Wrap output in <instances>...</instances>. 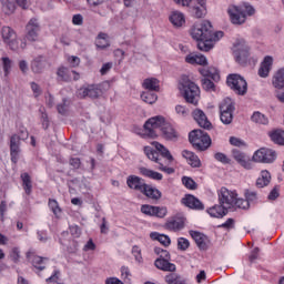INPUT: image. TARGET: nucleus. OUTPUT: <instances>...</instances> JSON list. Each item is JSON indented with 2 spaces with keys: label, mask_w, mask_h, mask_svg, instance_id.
<instances>
[{
  "label": "nucleus",
  "mask_w": 284,
  "mask_h": 284,
  "mask_svg": "<svg viewBox=\"0 0 284 284\" xmlns=\"http://www.w3.org/2000/svg\"><path fill=\"white\" fill-rule=\"evenodd\" d=\"M190 34L196 41L197 50L201 52H210L214 48V43L223 39V31H215L212 22L203 20L191 28Z\"/></svg>",
  "instance_id": "nucleus-1"
},
{
  "label": "nucleus",
  "mask_w": 284,
  "mask_h": 284,
  "mask_svg": "<svg viewBox=\"0 0 284 284\" xmlns=\"http://www.w3.org/2000/svg\"><path fill=\"white\" fill-rule=\"evenodd\" d=\"M220 204H216L207 210V213L213 219H223L227 215V210L234 207V202L236 201V193L222 187L219 192Z\"/></svg>",
  "instance_id": "nucleus-2"
},
{
  "label": "nucleus",
  "mask_w": 284,
  "mask_h": 284,
  "mask_svg": "<svg viewBox=\"0 0 284 284\" xmlns=\"http://www.w3.org/2000/svg\"><path fill=\"white\" fill-rule=\"evenodd\" d=\"M189 142L194 150L205 152V150H209L210 145H212V138H210L207 132L201 129H195L189 133Z\"/></svg>",
  "instance_id": "nucleus-3"
},
{
  "label": "nucleus",
  "mask_w": 284,
  "mask_h": 284,
  "mask_svg": "<svg viewBox=\"0 0 284 284\" xmlns=\"http://www.w3.org/2000/svg\"><path fill=\"white\" fill-rule=\"evenodd\" d=\"M180 83L182 85L183 97L186 103H191L192 105H197L199 100H196V97H199V94L201 93L199 85L192 82V80H190V77L187 75H182Z\"/></svg>",
  "instance_id": "nucleus-4"
},
{
  "label": "nucleus",
  "mask_w": 284,
  "mask_h": 284,
  "mask_svg": "<svg viewBox=\"0 0 284 284\" xmlns=\"http://www.w3.org/2000/svg\"><path fill=\"white\" fill-rule=\"evenodd\" d=\"M168 122L165 121V118L163 115H155L153 118H150L143 125L144 128V133L142 136L144 139H156L159 136L156 134L155 130H163L165 128V124Z\"/></svg>",
  "instance_id": "nucleus-5"
},
{
  "label": "nucleus",
  "mask_w": 284,
  "mask_h": 284,
  "mask_svg": "<svg viewBox=\"0 0 284 284\" xmlns=\"http://www.w3.org/2000/svg\"><path fill=\"white\" fill-rule=\"evenodd\" d=\"M226 84L239 97H245L247 94V81L239 73L229 74Z\"/></svg>",
  "instance_id": "nucleus-6"
},
{
  "label": "nucleus",
  "mask_w": 284,
  "mask_h": 284,
  "mask_svg": "<svg viewBox=\"0 0 284 284\" xmlns=\"http://www.w3.org/2000/svg\"><path fill=\"white\" fill-rule=\"evenodd\" d=\"M233 54L236 63L240 65H247L250 61V47L245 40H236L233 45Z\"/></svg>",
  "instance_id": "nucleus-7"
},
{
  "label": "nucleus",
  "mask_w": 284,
  "mask_h": 284,
  "mask_svg": "<svg viewBox=\"0 0 284 284\" xmlns=\"http://www.w3.org/2000/svg\"><path fill=\"white\" fill-rule=\"evenodd\" d=\"M219 109H220L221 122L224 125H230L232 121H234V110H236V108L234 106V103L232 102V99L230 98L224 99L220 103Z\"/></svg>",
  "instance_id": "nucleus-8"
},
{
  "label": "nucleus",
  "mask_w": 284,
  "mask_h": 284,
  "mask_svg": "<svg viewBox=\"0 0 284 284\" xmlns=\"http://www.w3.org/2000/svg\"><path fill=\"white\" fill-rule=\"evenodd\" d=\"M227 14L233 26H243L247 21L245 9L242 6L231 4L227 8Z\"/></svg>",
  "instance_id": "nucleus-9"
},
{
  "label": "nucleus",
  "mask_w": 284,
  "mask_h": 284,
  "mask_svg": "<svg viewBox=\"0 0 284 284\" xmlns=\"http://www.w3.org/2000/svg\"><path fill=\"white\" fill-rule=\"evenodd\" d=\"M78 99H99L103 91L99 89L97 84H89L87 87H82L77 92Z\"/></svg>",
  "instance_id": "nucleus-10"
},
{
  "label": "nucleus",
  "mask_w": 284,
  "mask_h": 284,
  "mask_svg": "<svg viewBox=\"0 0 284 284\" xmlns=\"http://www.w3.org/2000/svg\"><path fill=\"white\" fill-rule=\"evenodd\" d=\"M9 148L11 162L17 165V163H19V154H21V139L17 133L11 135Z\"/></svg>",
  "instance_id": "nucleus-11"
},
{
  "label": "nucleus",
  "mask_w": 284,
  "mask_h": 284,
  "mask_svg": "<svg viewBox=\"0 0 284 284\" xmlns=\"http://www.w3.org/2000/svg\"><path fill=\"white\" fill-rule=\"evenodd\" d=\"M26 30H27V34H26L27 41H31V42L39 41V32H41V26H39V22L37 19L32 18L28 22Z\"/></svg>",
  "instance_id": "nucleus-12"
},
{
  "label": "nucleus",
  "mask_w": 284,
  "mask_h": 284,
  "mask_svg": "<svg viewBox=\"0 0 284 284\" xmlns=\"http://www.w3.org/2000/svg\"><path fill=\"white\" fill-rule=\"evenodd\" d=\"M181 204L185 205L190 210L203 211L205 210V205L199 197L194 196L193 194H186L182 200Z\"/></svg>",
  "instance_id": "nucleus-13"
},
{
  "label": "nucleus",
  "mask_w": 284,
  "mask_h": 284,
  "mask_svg": "<svg viewBox=\"0 0 284 284\" xmlns=\"http://www.w3.org/2000/svg\"><path fill=\"white\" fill-rule=\"evenodd\" d=\"M190 236L196 243L199 250L202 252L207 251V243H210V237L199 231H189Z\"/></svg>",
  "instance_id": "nucleus-14"
},
{
  "label": "nucleus",
  "mask_w": 284,
  "mask_h": 284,
  "mask_svg": "<svg viewBox=\"0 0 284 284\" xmlns=\"http://www.w3.org/2000/svg\"><path fill=\"white\" fill-rule=\"evenodd\" d=\"M126 185L130 190H134L135 192H141V194H143V190H145L148 184L145 183V180L138 175H129L126 178Z\"/></svg>",
  "instance_id": "nucleus-15"
},
{
  "label": "nucleus",
  "mask_w": 284,
  "mask_h": 284,
  "mask_svg": "<svg viewBox=\"0 0 284 284\" xmlns=\"http://www.w3.org/2000/svg\"><path fill=\"white\" fill-rule=\"evenodd\" d=\"M232 154L233 159L239 163V165L244 168V170H252V159H250L247 154L237 149H233Z\"/></svg>",
  "instance_id": "nucleus-16"
},
{
  "label": "nucleus",
  "mask_w": 284,
  "mask_h": 284,
  "mask_svg": "<svg viewBox=\"0 0 284 284\" xmlns=\"http://www.w3.org/2000/svg\"><path fill=\"white\" fill-rule=\"evenodd\" d=\"M192 116L194 121H196V123L200 125V128H203L204 130H211L212 122L207 120V115H205V112H203V110H194Z\"/></svg>",
  "instance_id": "nucleus-17"
},
{
  "label": "nucleus",
  "mask_w": 284,
  "mask_h": 284,
  "mask_svg": "<svg viewBox=\"0 0 284 284\" xmlns=\"http://www.w3.org/2000/svg\"><path fill=\"white\" fill-rule=\"evenodd\" d=\"M161 132L165 141H173V143H176V141H179V138L181 136L179 134V131H176V129H174V126H172V124H170L169 122H166L164 126H162Z\"/></svg>",
  "instance_id": "nucleus-18"
},
{
  "label": "nucleus",
  "mask_w": 284,
  "mask_h": 284,
  "mask_svg": "<svg viewBox=\"0 0 284 284\" xmlns=\"http://www.w3.org/2000/svg\"><path fill=\"white\" fill-rule=\"evenodd\" d=\"M72 74H74L73 81H79V79H81L77 71L70 70L67 67H60L57 71V75L59 77L60 81H72Z\"/></svg>",
  "instance_id": "nucleus-19"
},
{
  "label": "nucleus",
  "mask_w": 284,
  "mask_h": 284,
  "mask_svg": "<svg viewBox=\"0 0 284 284\" xmlns=\"http://www.w3.org/2000/svg\"><path fill=\"white\" fill-rule=\"evenodd\" d=\"M48 68V59L44 55H37L31 61V70L34 74L43 73V70Z\"/></svg>",
  "instance_id": "nucleus-20"
},
{
  "label": "nucleus",
  "mask_w": 284,
  "mask_h": 284,
  "mask_svg": "<svg viewBox=\"0 0 284 284\" xmlns=\"http://www.w3.org/2000/svg\"><path fill=\"white\" fill-rule=\"evenodd\" d=\"M27 258L31 263V265L34 267V270H38V272H43V270H45L44 261H48L47 257H41L39 255H34V254L28 252Z\"/></svg>",
  "instance_id": "nucleus-21"
},
{
  "label": "nucleus",
  "mask_w": 284,
  "mask_h": 284,
  "mask_svg": "<svg viewBox=\"0 0 284 284\" xmlns=\"http://www.w3.org/2000/svg\"><path fill=\"white\" fill-rule=\"evenodd\" d=\"M273 63L274 58H272V55H266L258 69V77H261L262 79H267V77H270V70H272Z\"/></svg>",
  "instance_id": "nucleus-22"
},
{
  "label": "nucleus",
  "mask_w": 284,
  "mask_h": 284,
  "mask_svg": "<svg viewBox=\"0 0 284 284\" xmlns=\"http://www.w3.org/2000/svg\"><path fill=\"white\" fill-rule=\"evenodd\" d=\"M170 261L171 260H163L161 257H158L154 261V266L162 272H176V265Z\"/></svg>",
  "instance_id": "nucleus-23"
},
{
  "label": "nucleus",
  "mask_w": 284,
  "mask_h": 284,
  "mask_svg": "<svg viewBox=\"0 0 284 284\" xmlns=\"http://www.w3.org/2000/svg\"><path fill=\"white\" fill-rule=\"evenodd\" d=\"M189 10L194 19H205L207 16V4H193Z\"/></svg>",
  "instance_id": "nucleus-24"
},
{
  "label": "nucleus",
  "mask_w": 284,
  "mask_h": 284,
  "mask_svg": "<svg viewBox=\"0 0 284 284\" xmlns=\"http://www.w3.org/2000/svg\"><path fill=\"white\" fill-rule=\"evenodd\" d=\"M166 230L176 232V230H183L185 227V217L175 216L171 220H168L165 223Z\"/></svg>",
  "instance_id": "nucleus-25"
},
{
  "label": "nucleus",
  "mask_w": 284,
  "mask_h": 284,
  "mask_svg": "<svg viewBox=\"0 0 284 284\" xmlns=\"http://www.w3.org/2000/svg\"><path fill=\"white\" fill-rule=\"evenodd\" d=\"M142 194H144V196L151 199L152 201H160L161 196H163V193H161L159 189L153 187L152 185L149 184L144 186Z\"/></svg>",
  "instance_id": "nucleus-26"
},
{
  "label": "nucleus",
  "mask_w": 284,
  "mask_h": 284,
  "mask_svg": "<svg viewBox=\"0 0 284 284\" xmlns=\"http://www.w3.org/2000/svg\"><path fill=\"white\" fill-rule=\"evenodd\" d=\"M182 156L184 159H186V161H187L189 165H191V168H201V159H199V155H195L194 152L183 150Z\"/></svg>",
  "instance_id": "nucleus-27"
},
{
  "label": "nucleus",
  "mask_w": 284,
  "mask_h": 284,
  "mask_svg": "<svg viewBox=\"0 0 284 284\" xmlns=\"http://www.w3.org/2000/svg\"><path fill=\"white\" fill-rule=\"evenodd\" d=\"M160 81L156 78H146L142 83V88L149 92H159L161 90Z\"/></svg>",
  "instance_id": "nucleus-28"
},
{
  "label": "nucleus",
  "mask_w": 284,
  "mask_h": 284,
  "mask_svg": "<svg viewBox=\"0 0 284 284\" xmlns=\"http://www.w3.org/2000/svg\"><path fill=\"white\" fill-rule=\"evenodd\" d=\"M271 181H272V174L270 173V171L264 170L261 172V175L257 178L255 182V186L258 189L267 187Z\"/></svg>",
  "instance_id": "nucleus-29"
},
{
  "label": "nucleus",
  "mask_w": 284,
  "mask_h": 284,
  "mask_svg": "<svg viewBox=\"0 0 284 284\" xmlns=\"http://www.w3.org/2000/svg\"><path fill=\"white\" fill-rule=\"evenodd\" d=\"M200 74H202L204 79H212V81H215V83L221 81V75L219 74V70H216V68L200 69Z\"/></svg>",
  "instance_id": "nucleus-30"
},
{
  "label": "nucleus",
  "mask_w": 284,
  "mask_h": 284,
  "mask_svg": "<svg viewBox=\"0 0 284 284\" xmlns=\"http://www.w3.org/2000/svg\"><path fill=\"white\" fill-rule=\"evenodd\" d=\"M139 172L142 176H145L146 179H152L153 181H163V174L156 171L150 170L148 168L141 166L139 169Z\"/></svg>",
  "instance_id": "nucleus-31"
},
{
  "label": "nucleus",
  "mask_w": 284,
  "mask_h": 284,
  "mask_svg": "<svg viewBox=\"0 0 284 284\" xmlns=\"http://www.w3.org/2000/svg\"><path fill=\"white\" fill-rule=\"evenodd\" d=\"M169 19L172 26H174L175 28H183L185 23V16L179 11H173Z\"/></svg>",
  "instance_id": "nucleus-32"
},
{
  "label": "nucleus",
  "mask_w": 284,
  "mask_h": 284,
  "mask_svg": "<svg viewBox=\"0 0 284 284\" xmlns=\"http://www.w3.org/2000/svg\"><path fill=\"white\" fill-rule=\"evenodd\" d=\"M268 136L275 145H284V131L281 129H275L268 132Z\"/></svg>",
  "instance_id": "nucleus-33"
},
{
  "label": "nucleus",
  "mask_w": 284,
  "mask_h": 284,
  "mask_svg": "<svg viewBox=\"0 0 284 284\" xmlns=\"http://www.w3.org/2000/svg\"><path fill=\"white\" fill-rule=\"evenodd\" d=\"M150 239H152V241H159V243H161V245H164V247H170V245L172 244V240H170V236L165 234H160L159 232H152L150 234Z\"/></svg>",
  "instance_id": "nucleus-34"
},
{
  "label": "nucleus",
  "mask_w": 284,
  "mask_h": 284,
  "mask_svg": "<svg viewBox=\"0 0 284 284\" xmlns=\"http://www.w3.org/2000/svg\"><path fill=\"white\" fill-rule=\"evenodd\" d=\"M273 87L276 90H284V68L276 71L273 77Z\"/></svg>",
  "instance_id": "nucleus-35"
},
{
  "label": "nucleus",
  "mask_w": 284,
  "mask_h": 284,
  "mask_svg": "<svg viewBox=\"0 0 284 284\" xmlns=\"http://www.w3.org/2000/svg\"><path fill=\"white\" fill-rule=\"evenodd\" d=\"M20 179L22 181V187H23L26 194H28V196H30L32 194V178H30L29 173H22L20 175Z\"/></svg>",
  "instance_id": "nucleus-36"
},
{
  "label": "nucleus",
  "mask_w": 284,
  "mask_h": 284,
  "mask_svg": "<svg viewBox=\"0 0 284 284\" xmlns=\"http://www.w3.org/2000/svg\"><path fill=\"white\" fill-rule=\"evenodd\" d=\"M165 283L168 284H187V282L185 281V278L183 276H181L178 273H170L164 277Z\"/></svg>",
  "instance_id": "nucleus-37"
},
{
  "label": "nucleus",
  "mask_w": 284,
  "mask_h": 284,
  "mask_svg": "<svg viewBox=\"0 0 284 284\" xmlns=\"http://www.w3.org/2000/svg\"><path fill=\"white\" fill-rule=\"evenodd\" d=\"M152 145H154L156 152H159L163 159H168V161H174V156H172V153H170V150H168L165 145L159 142H153Z\"/></svg>",
  "instance_id": "nucleus-38"
},
{
  "label": "nucleus",
  "mask_w": 284,
  "mask_h": 284,
  "mask_svg": "<svg viewBox=\"0 0 284 284\" xmlns=\"http://www.w3.org/2000/svg\"><path fill=\"white\" fill-rule=\"evenodd\" d=\"M4 14H13L17 10V0H1Z\"/></svg>",
  "instance_id": "nucleus-39"
},
{
  "label": "nucleus",
  "mask_w": 284,
  "mask_h": 284,
  "mask_svg": "<svg viewBox=\"0 0 284 284\" xmlns=\"http://www.w3.org/2000/svg\"><path fill=\"white\" fill-rule=\"evenodd\" d=\"M1 34L4 43L12 41V39H17V32L10 27H3Z\"/></svg>",
  "instance_id": "nucleus-40"
},
{
  "label": "nucleus",
  "mask_w": 284,
  "mask_h": 284,
  "mask_svg": "<svg viewBox=\"0 0 284 284\" xmlns=\"http://www.w3.org/2000/svg\"><path fill=\"white\" fill-rule=\"evenodd\" d=\"M141 99L144 101V103H149V105H152V103H156L159 95L154 93V91H143L141 93Z\"/></svg>",
  "instance_id": "nucleus-41"
},
{
  "label": "nucleus",
  "mask_w": 284,
  "mask_h": 284,
  "mask_svg": "<svg viewBox=\"0 0 284 284\" xmlns=\"http://www.w3.org/2000/svg\"><path fill=\"white\" fill-rule=\"evenodd\" d=\"M251 120L253 121V123H257L258 125H267L270 123V119H267L265 114L258 111H255L253 113Z\"/></svg>",
  "instance_id": "nucleus-42"
},
{
  "label": "nucleus",
  "mask_w": 284,
  "mask_h": 284,
  "mask_svg": "<svg viewBox=\"0 0 284 284\" xmlns=\"http://www.w3.org/2000/svg\"><path fill=\"white\" fill-rule=\"evenodd\" d=\"M98 39L102 40V41H98V43H97L98 50H105V49L110 48V40L108 39V33L100 32L98 34Z\"/></svg>",
  "instance_id": "nucleus-43"
},
{
  "label": "nucleus",
  "mask_w": 284,
  "mask_h": 284,
  "mask_svg": "<svg viewBox=\"0 0 284 284\" xmlns=\"http://www.w3.org/2000/svg\"><path fill=\"white\" fill-rule=\"evenodd\" d=\"M144 154H146L150 161H154V163H159V152L151 146H144Z\"/></svg>",
  "instance_id": "nucleus-44"
},
{
  "label": "nucleus",
  "mask_w": 284,
  "mask_h": 284,
  "mask_svg": "<svg viewBox=\"0 0 284 284\" xmlns=\"http://www.w3.org/2000/svg\"><path fill=\"white\" fill-rule=\"evenodd\" d=\"M211 78L202 79V88L205 92H216V84L210 80Z\"/></svg>",
  "instance_id": "nucleus-45"
},
{
  "label": "nucleus",
  "mask_w": 284,
  "mask_h": 284,
  "mask_svg": "<svg viewBox=\"0 0 284 284\" xmlns=\"http://www.w3.org/2000/svg\"><path fill=\"white\" fill-rule=\"evenodd\" d=\"M264 163H274L276 161V151L264 148Z\"/></svg>",
  "instance_id": "nucleus-46"
},
{
  "label": "nucleus",
  "mask_w": 284,
  "mask_h": 284,
  "mask_svg": "<svg viewBox=\"0 0 284 284\" xmlns=\"http://www.w3.org/2000/svg\"><path fill=\"white\" fill-rule=\"evenodd\" d=\"M182 183H183L184 187H186V190H197L199 189V184H196L194 179H192L190 176H183Z\"/></svg>",
  "instance_id": "nucleus-47"
},
{
  "label": "nucleus",
  "mask_w": 284,
  "mask_h": 284,
  "mask_svg": "<svg viewBox=\"0 0 284 284\" xmlns=\"http://www.w3.org/2000/svg\"><path fill=\"white\" fill-rule=\"evenodd\" d=\"M264 152H265V148H261L257 151H255L252 156V161H254L255 163H264L265 161Z\"/></svg>",
  "instance_id": "nucleus-48"
},
{
  "label": "nucleus",
  "mask_w": 284,
  "mask_h": 284,
  "mask_svg": "<svg viewBox=\"0 0 284 284\" xmlns=\"http://www.w3.org/2000/svg\"><path fill=\"white\" fill-rule=\"evenodd\" d=\"M233 207H239L240 210H250V202L246 199L243 200V199L235 197Z\"/></svg>",
  "instance_id": "nucleus-49"
},
{
  "label": "nucleus",
  "mask_w": 284,
  "mask_h": 284,
  "mask_svg": "<svg viewBox=\"0 0 284 284\" xmlns=\"http://www.w3.org/2000/svg\"><path fill=\"white\" fill-rule=\"evenodd\" d=\"M215 161H219L220 163H223V165H230L232 163V160L227 158L225 153L217 152L214 154Z\"/></svg>",
  "instance_id": "nucleus-50"
},
{
  "label": "nucleus",
  "mask_w": 284,
  "mask_h": 284,
  "mask_svg": "<svg viewBox=\"0 0 284 284\" xmlns=\"http://www.w3.org/2000/svg\"><path fill=\"white\" fill-rule=\"evenodd\" d=\"M244 195H245V200L248 201V203H254V201H258V193H256V191L246 189L244 191Z\"/></svg>",
  "instance_id": "nucleus-51"
},
{
  "label": "nucleus",
  "mask_w": 284,
  "mask_h": 284,
  "mask_svg": "<svg viewBox=\"0 0 284 284\" xmlns=\"http://www.w3.org/2000/svg\"><path fill=\"white\" fill-rule=\"evenodd\" d=\"M156 219H165L168 216V207L154 206V215Z\"/></svg>",
  "instance_id": "nucleus-52"
},
{
  "label": "nucleus",
  "mask_w": 284,
  "mask_h": 284,
  "mask_svg": "<svg viewBox=\"0 0 284 284\" xmlns=\"http://www.w3.org/2000/svg\"><path fill=\"white\" fill-rule=\"evenodd\" d=\"M281 196V185H275L267 195L268 201H276Z\"/></svg>",
  "instance_id": "nucleus-53"
},
{
  "label": "nucleus",
  "mask_w": 284,
  "mask_h": 284,
  "mask_svg": "<svg viewBox=\"0 0 284 284\" xmlns=\"http://www.w3.org/2000/svg\"><path fill=\"white\" fill-rule=\"evenodd\" d=\"M2 64L4 77H8L10 74V70L12 69V60H10L8 57H4L2 58Z\"/></svg>",
  "instance_id": "nucleus-54"
},
{
  "label": "nucleus",
  "mask_w": 284,
  "mask_h": 284,
  "mask_svg": "<svg viewBox=\"0 0 284 284\" xmlns=\"http://www.w3.org/2000/svg\"><path fill=\"white\" fill-rule=\"evenodd\" d=\"M190 247V241L185 237H180L178 240V250L185 252Z\"/></svg>",
  "instance_id": "nucleus-55"
},
{
  "label": "nucleus",
  "mask_w": 284,
  "mask_h": 284,
  "mask_svg": "<svg viewBox=\"0 0 284 284\" xmlns=\"http://www.w3.org/2000/svg\"><path fill=\"white\" fill-rule=\"evenodd\" d=\"M230 143L231 145H234V148H247V143H245V141L236 136H231Z\"/></svg>",
  "instance_id": "nucleus-56"
},
{
  "label": "nucleus",
  "mask_w": 284,
  "mask_h": 284,
  "mask_svg": "<svg viewBox=\"0 0 284 284\" xmlns=\"http://www.w3.org/2000/svg\"><path fill=\"white\" fill-rule=\"evenodd\" d=\"M49 207L57 216V214H61V207H59V202L57 200L49 199Z\"/></svg>",
  "instance_id": "nucleus-57"
},
{
  "label": "nucleus",
  "mask_w": 284,
  "mask_h": 284,
  "mask_svg": "<svg viewBox=\"0 0 284 284\" xmlns=\"http://www.w3.org/2000/svg\"><path fill=\"white\" fill-rule=\"evenodd\" d=\"M154 205L143 204L141 206L142 214H145V216H154Z\"/></svg>",
  "instance_id": "nucleus-58"
},
{
  "label": "nucleus",
  "mask_w": 284,
  "mask_h": 284,
  "mask_svg": "<svg viewBox=\"0 0 284 284\" xmlns=\"http://www.w3.org/2000/svg\"><path fill=\"white\" fill-rule=\"evenodd\" d=\"M68 100L63 99L62 103L57 105V110L59 112V114H62V116H65V114H68Z\"/></svg>",
  "instance_id": "nucleus-59"
},
{
  "label": "nucleus",
  "mask_w": 284,
  "mask_h": 284,
  "mask_svg": "<svg viewBox=\"0 0 284 284\" xmlns=\"http://www.w3.org/2000/svg\"><path fill=\"white\" fill-rule=\"evenodd\" d=\"M18 138H20L21 141H28V136H30V133L28 132V129L26 126L21 125L18 130Z\"/></svg>",
  "instance_id": "nucleus-60"
},
{
  "label": "nucleus",
  "mask_w": 284,
  "mask_h": 284,
  "mask_svg": "<svg viewBox=\"0 0 284 284\" xmlns=\"http://www.w3.org/2000/svg\"><path fill=\"white\" fill-rule=\"evenodd\" d=\"M41 124H42V128L43 130H48L50 128V119L48 118V113L47 112H43L41 111Z\"/></svg>",
  "instance_id": "nucleus-61"
},
{
  "label": "nucleus",
  "mask_w": 284,
  "mask_h": 284,
  "mask_svg": "<svg viewBox=\"0 0 284 284\" xmlns=\"http://www.w3.org/2000/svg\"><path fill=\"white\" fill-rule=\"evenodd\" d=\"M69 230L73 239H79V236H81V227H79V225H71L69 226Z\"/></svg>",
  "instance_id": "nucleus-62"
},
{
  "label": "nucleus",
  "mask_w": 284,
  "mask_h": 284,
  "mask_svg": "<svg viewBox=\"0 0 284 284\" xmlns=\"http://www.w3.org/2000/svg\"><path fill=\"white\" fill-rule=\"evenodd\" d=\"M10 258L13 263H19V258H21L20 252L18 247H13L10 253Z\"/></svg>",
  "instance_id": "nucleus-63"
},
{
  "label": "nucleus",
  "mask_w": 284,
  "mask_h": 284,
  "mask_svg": "<svg viewBox=\"0 0 284 284\" xmlns=\"http://www.w3.org/2000/svg\"><path fill=\"white\" fill-rule=\"evenodd\" d=\"M132 254L138 263H141V261H143V257L141 256V248L139 246L134 245L132 247Z\"/></svg>",
  "instance_id": "nucleus-64"
}]
</instances>
